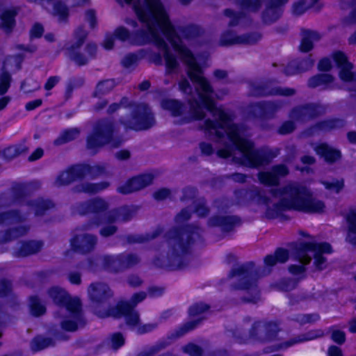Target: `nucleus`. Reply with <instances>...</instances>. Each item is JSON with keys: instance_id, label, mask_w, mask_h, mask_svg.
<instances>
[{"instance_id": "f257e3e1", "label": "nucleus", "mask_w": 356, "mask_h": 356, "mask_svg": "<svg viewBox=\"0 0 356 356\" xmlns=\"http://www.w3.org/2000/svg\"><path fill=\"white\" fill-rule=\"evenodd\" d=\"M122 1V0H118ZM131 4L143 25V29L136 31L132 35L124 27L115 29L114 35H106L103 46L111 49L115 38L120 40H130L133 43L144 44L155 43L163 51L166 69L174 71L178 61L170 53V47L179 55V58L186 65L188 74L196 85L195 96L189 102L188 108L177 100L165 99L161 103L163 109L168 111L175 118L177 123H186L202 119L204 110L209 111L217 124L207 121L205 129L219 138L224 147L218 151V155L222 158H232L236 162L254 167L262 164L261 154L252 149V145L244 135L241 128L232 122L230 116L221 108L215 106V94L211 90L207 81L202 76V70L191 51L183 45L178 32L172 26L168 15L159 0H123Z\"/></svg>"}, {"instance_id": "f03ea898", "label": "nucleus", "mask_w": 356, "mask_h": 356, "mask_svg": "<svg viewBox=\"0 0 356 356\" xmlns=\"http://www.w3.org/2000/svg\"><path fill=\"white\" fill-rule=\"evenodd\" d=\"M270 204H277L276 209H296L307 212H319L323 211L324 204L312 197L309 191L303 187L290 186L284 191L274 193Z\"/></svg>"}, {"instance_id": "7ed1b4c3", "label": "nucleus", "mask_w": 356, "mask_h": 356, "mask_svg": "<svg viewBox=\"0 0 356 356\" xmlns=\"http://www.w3.org/2000/svg\"><path fill=\"white\" fill-rule=\"evenodd\" d=\"M50 297L57 304H63L65 316L61 322L63 329L74 331L82 325V317L80 312V302L77 298L69 297L63 289L54 287L49 291Z\"/></svg>"}, {"instance_id": "20e7f679", "label": "nucleus", "mask_w": 356, "mask_h": 356, "mask_svg": "<svg viewBox=\"0 0 356 356\" xmlns=\"http://www.w3.org/2000/svg\"><path fill=\"white\" fill-rule=\"evenodd\" d=\"M331 247L327 243H314L312 242L300 243L297 248L296 257L299 265H293L289 268L290 272L296 275L302 274L305 271V266L311 260L310 254L314 257V263L319 269L325 267V259L322 256L324 253H330Z\"/></svg>"}, {"instance_id": "39448f33", "label": "nucleus", "mask_w": 356, "mask_h": 356, "mask_svg": "<svg viewBox=\"0 0 356 356\" xmlns=\"http://www.w3.org/2000/svg\"><path fill=\"white\" fill-rule=\"evenodd\" d=\"M145 298L144 293L135 294L131 298V304L127 302H120L117 307L108 313H98L100 317L113 316L114 317L124 316L127 323L132 326L133 329L138 333L143 334L152 331L155 325L152 323L141 325L139 322L138 315L134 310L133 307L137 303L141 302Z\"/></svg>"}, {"instance_id": "423d86ee", "label": "nucleus", "mask_w": 356, "mask_h": 356, "mask_svg": "<svg viewBox=\"0 0 356 356\" xmlns=\"http://www.w3.org/2000/svg\"><path fill=\"white\" fill-rule=\"evenodd\" d=\"M154 118L145 105L136 106L124 124L134 130L147 129L154 124Z\"/></svg>"}, {"instance_id": "0eeeda50", "label": "nucleus", "mask_w": 356, "mask_h": 356, "mask_svg": "<svg viewBox=\"0 0 356 356\" xmlns=\"http://www.w3.org/2000/svg\"><path fill=\"white\" fill-rule=\"evenodd\" d=\"M332 60L335 65L340 69V79L346 83H356V73L353 74L350 70L352 65L347 60L346 55L341 52L337 51L332 54Z\"/></svg>"}, {"instance_id": "6e6552de", "label": "nucleus", "mask_w": 356, "mask_h": 356, "mask_svg": "<svg viewBox=\"0 0 356 356\" xmlns=\"http://www.w3.org/2000/svg\"><path fill=\"white\" fill-rule=\"evenodd\" d=\"M112 133V126L103 124L98 127L93 135L88 139V145L90 148H95L105 143H109V138Z\"/></svg>"}, {"instance_id": "1a4fd4ad", "label": "nucleus", "mask_w": 356, "mask_h": 356, "mask_svg": "<svg viewBox=\"0 0 356 356\" xmlns=\"http://www.w3.org/2000/svg\"><path fill=\"white\" fill-rule=\"evenodd\" d=\"M152 181V176L151 175H143L130 179L126 184L119 187L118 190L124 194L130 193L147 186Z\"/></svg>"}, {"instance_id": "9d476101", "label": "nucleus", "mask_w": 356, "mask_h": 356, "mask_svg": "<svg viewBox=\"0 0 356 356\" xmlns=\"http://www.w3.org/2000/svg\"><path fill=\"white\" fill-rule=\"evenodd\" d=\"M287 0H268L267 6L263 14V19L266 22H271L277 19L282 13V6Z\"/></svg>"}, {"instance_id": "9b49d317", "label": "nucleus", "mask_w": 356, "mask_h": 356, "mask_svg": "<svg viewBox=\"0 0 356 356\" xmlns=\"http://www.w3.org/2000/svg\"><path fill=\"white\" fill-rule=\"evenodd\" d=\"M288 173V170L284 165H278L275 167L273 172H262L259 175V180L261 182L268 184L274 185L278 181V178L286 175Z\"/></svg>"}, {"instance_id": "f8f14e48", "label": "nucleus", "mask_w": 356, "mask_h": 356, "mask_svg": "<svg viewBox=\"0 0 356 356\" xmlns=\"http://www.w3.org/2000/svg\"><path fill=\"white\" fill-rule=\"evenodd\" d=\"M136 261V258L133 256L107 257L106 258V266L111 270H116L119 268L129 266Z\"/></svg>"}, {"instance_id": "ddd939ff", "label": "nucleus", "mask_w": 356, "mask_h": 356, "mask_svg": "<svg viewBox=\"0 0 356 356\" xmlns=\"http://www.w3.org/2000/svg\"><path fill=\"white\" fill-rule=\"evenodd\" d=\"M88 294L93 301L100 302L110 295V290L104 284H92L89 287Z\"/></svg>"}, {"instance_id": "4468645a", "label": "nucleus", "mask_w": 356, "mask_h": 356, "mask_svg": "<svg viewBox=\"0 0 356 356\" xmlns=\"http://www.w3.org/2000/svg\"><path fill=\"white\" fill-rule=\"evenodd\" d=\"M86 36V32L79 33L78 31L76 33V42L75 45H71L66 47L69 55L74 60V61L79 65H83L88 61V58L84 57L83 58H81L79 55L76 54V49L78 48L83 42L84 37Z\"/></svg>"}, {"instance_id": "2eb2a0df", "label": "nucleus", "mask_w": 356, "mask_h": 356, "mask_svg": "<svg viewBox=\"0 0 356 356\" xmlns=\"http://www.w3.org/2000/svg\"><path fill=\"white\" fill-rule=\"evenodd\" d=\"M96 243V238L92 236H80L73 238L72 246L83 252L89 250Z\"/></svg>"}, {"instance_id": "dca6fc26", "label": "nucleus", "mask_w": 356, "mask_h": 356, "mask_svg": "<svg viewBox=\"0 0 356 356\" xmlns=\"http://www.w3.org/2000/svg\"><path fill=\"white\" fill-rule=\"evenodd\" d=\"M316 153L323 157L327 161H334L340 157L339 151L329 147L326 144H320L315 148Z\"/></svg>"}, {"instance_id": "f3484780", "label": "nucleus", "mask_w": 356, "mask_h": 356, "mask_svg": "<svg viewBox=\"0 0 356 356\" xmlns=\"http://www.w3.org/2000/svg\"><path fill=\"white\" fill-rule=\"evenodd\" d=\"M348 232L347 239L352 243L356 244V210L350 211L347 216Z\"/></svg>"}, {"instance_id": "a211bd4d", "label": "nucleus", "mask_w": 356, "mask_h": 356, "mask_svg": "<svg viewBox=\"0 0 356 356\" xmlns=\"http://www.w3.org/2000/svg\"><path fill=\"white\" fill-rule=\"evenodd\" d=\"M320 35L318 33L314 31H307L302 38L300 50L302 51H309L313 47V42L318 40Z\"/></svg>"}, {"instance_id": "6ab92c4d", "label": "nucleus", "mask_w": 356, "mask_h": 356, "mask_svg": "<svg viewBox=\"0 0 356 356\" xmlns=\"http://www.w3.org/2000/svg\"><path fill=\"white\" fill-rule=\"evenodd\" d=\"M47 4V8L50 9L49 7H52L54 15L58 16L60 20H63L67 17V9L60 1L48 0Z\"/></svg>"}, {"instance_id": "aec40b11", "label": "nucleus", "mask_w": 356, "mask_h": 356, "mask_svg": "<svg viewBox=\"0 0 356 356\" xmlns=\"http://www.w3.org/2000/svg\"><path fill=\"white\" fill-rule=\"evenodd\" d=\"M15 12L13 10H5L0 17L1 19V27L8 31L10 30L15 23L14 16Z\"/></svg>"}, {"instance_id": "412c9836", "label": "nucleus", "mask_w": 356, "mask_h": 356, "mask_svg": "<svg viewBox=\"0 0 356 356\" xmlns=\"http://www.w3.org/2000/svg\"><path fill=\"white\" fill-rule=\"evenodd\" d=\"M51 343V340L49 338L38 337L33 340L31 343V348L34 351H38L49 347Z\"/></svg>"}, {"instance_id": "4be33fe9", "label": "nucleus", "mask_w": 356, "mask_h": 356, "mask_svg": "<svg viewBox=\"0 0 356 356\" xmlns=\"http://www.w3.org/2000/svg\"><path fill=\"white\" fill-rule=\"evenodd\" d=\"M41 243L37 241H30L23 244L22 248L19 254L22 256H26L30 254L36 252L40 250Z\"/></svg>"}, {"instance_id": "5701e85b", "label": "nucleus", "mask_w": 356, "mask_h": 356, "mask_svg": "<svg viewBox=\"0 0 356 356\" xmlns=\"http://www.w3.org/2000/svg\"><path fill=\"white\" fill-rule=\"evenodd\" d=\"M332 77L329 74H321L313 77L309 80V86L316 87L322 85H327L331 83Z\"/></svg>"}, {"instance_id": "b1692460", "label": "nucleus", "mask_w": 356, "mask_h": 356, "mask_svg": "<svg viewBox=\"0 0 356 356\" xmlns=\"http://www.w3.org/2000/svg\"><path fill=\"white\" fill-rule=\"evenodd\" d=\"M78 170V168H74L69 171L63 172L57 179L58 184L59 185L68 184L74 179V173Z\"/></svg>"}, {"instance_id": "393cba45", "label": "nucleus", "mask_w": 356, "mask_h": 356, "mask_svg": "<svg viewBox=\"0 0 356 356\" xmlns=\"http://www.w3.org/2000/svg\"><path fill=\"white\" fill-rule=\"evenodd\" d=\"M241 4L242 8L248 12H256L261 6L259 0H243Z\"/></svg>"}, {"instance_id": "a878e982", "label": "nucleus", "mask_w": 356, "mask_h": 356, "mask_svg": "<svg viewBox=\"0 0 356 356\" xmlns=\"http://www.w3.org/2000/svg\"><path fill=\"white\" fill-rule=\"evenodd\" d=\"M30 307L31 313L35 316H40L45 311L44 306L40 305L36 298H31L30 299Z\"/></svg>"}, {"instance_id": "bb28decb", "label": "nucleus", "mask_w": 356, "mask_h": 356, "mask_svg": "<svg viewBox=\"0 0 356 356\" xmlns=\"http://www.w3.org/2000/svg\"><path fill=\"white\" fill-rule=\"evenodd\" d=\"M325 188L332 192L338 193L343 187V182L342 180H335L332 182H323Z\"/></svg>"}, {"instance_id": "cd10ccee", "label": "nucleus", "mask_w": 356, "mask_h": 356, "mask_svg": "<svg viewBox=\"0 0 356 356\" xmlns=\"http://www.w3.org/2000/svg\"><path fill=\"white\" fill-rule=\"evenodd\" d=\"M10 76L7 72H3L0 76V95H3L8 90L10 86Z\"/></svg>"}, {"instance_id": "c85d7f7f", "label": "nucleus", "mask_w": 356, "mask_h": 356, "mask_svg": "<svg viewBox=\"0 0 356 356\" xmlns=\"http://www.w3.org/2000/svg\"><path fill=\"white\" fill-rule=\"evenodd\" d=\"M312 1L309 0H303L302 1L298 2L293 6V12L296 14H301L307 8H309L312 5Z\"/></svg>"}, {"instance_id": "c756f323", "label": "nucleus", "mask_w": 356, "mask_h": 356, "mask_svg": "<svg viewBox=\"0 0 356 356\" xmlns=\"http://www.w3.org/2000/svg\"><path fill=\"white\" fill-rule=\"evenodd\" d=\"M124 339L120 334H115L110 339V346L113 349H117L124 344Z\"/></svg>"}, {"instance_id": "7c9ffc66", "label": "nucleus", "mask_w": 356, "mask_h": 356, "mask_svg": "<svg viewBox=\"0 0 356 356\" xmlns=\"http://www.w3.org/2000/svg\"><path fill=\"white\" fill-rule=\"evenodd\" d=\"M184 351L191 356H199L201 354L200 348L194 345L188 344L184 348Z\"/></svg>"}, {"instance_id": "2f4dec72", "label": "nucleus", "mask_w": 356, "mask_h": 356, "mask_svg": "<svg viewBox=\"0 0 356 356\" xmlns=\"http://www.w3.org/2000/svg\"><path fill=\"white\" fill-rule=\"evenodd\" d=\"M106 185L104 184H87L86 186H83L82 190L84 192L92 193L99 191L104 188H106Z\"/></svg>"}, {"instance_id": "473e14b6", "label": "nucleus", "mask_w": 356, "mask_h": 356, "mask_svg": "<svg viewBox=\"0 0 356 356\" xmlns=\"http://www.w3.org/2000/svg\"><path fill=\"white\" fill-rule=\"evenodd\" d=\"M332 339L336 343H342L345 341V334L341 330L334 329L332 332Z\"/></svg>"}, {"instance_id": "72a5a7b5", "label": "nucleus", "mask_w": 356, "mask_h": 356, "mask_svg": "<svg viewBox=\"0 0 356 356\" xmlns=\"http://www.w3.org/2000/svg\"><path fill=\"white\" fill-rule=\"evenodd\" d=\"M43 33V28L39 24H35L33 26L30 31V36L31 38H37L42 35Z\"/></svg>"}, {"instance_id": "f704fd0d", "label": "nucleus", "mask_w": 356, "mask_h": 356, "mask_svg": "<svg viewBox=\"0 0 356 356\" xmlns=\"http://www.w3.org/2000/svg\"><path fill=\"white\" fill-rule=\"evenodd\" d=\"M137 56H136L135 54H128L124 58L122 63L125 67H129L134 65L137 62Z\"/></svg>"}, {"instance_id": "c9c22d12", "label": "nucleus", "mask_w": 356, "mask_h": 356, "mask_svg": "<svg viewBox=\"0 0 356 356\" xmlns=\"http://www.w3.org/2000/svg\"><path fill=\"white\" fill-rule=\"evenodd\" d=\"M275 256L278 262H285L289 257V254L286 250L283 249H279L276 251Z\"/></svg>"}, {"instance_id": "e433bc0d", "label": "nucleus", "mask_w": 356, "mask_h": 356, "mask_svg": "<svg viewBox=\"0 0 356 356\" xmlns=\"http://www.w3.org/2000/svg\"><path fill=\"white\" fill-rule=\"evenodd\" d=\"M259 35H254L252 36H248L243 38H238L236 40H233L230 41L231 42H246V43H252L256 42L257 40H259Z\"/></svg>"}, {"instance_id": "4c0bfd02", "label": "nucleus", "mask_w": 356, "mask_h": 356, "mask_svg": "<svg viewBox=\"0 0 356 356\" xmlns=\"http://www.w3.org/2000/svg\"><path fill=\"white\" fill-rule=\"evenodd\" d=\"M332 67V62L329 58L322 59L318 64V69L321 71L329 70Z\"/></svg>"}, {"instance_id": "58836bf2", "label": "nucleus", "mask_w": 356, "mask_h": 356, "mask_svg": "<svg viewBox=\"0 0 356 356\" xmlns=\"http://www.w3.org/2000/svg\"><path fill=\"white\" fill-rule=\"evenodd\" d=\"M170 195V191L166 188H161L154 193V197L157 200H163Z\"/></svg>"}, {"instance_id": "ea45409f", "label": "nucleus", "mask_w": 356, "mask_h": 356, "mask_svg": "<svg viewBox=\"0 0 356 356\" xmlns=\"http://www.w3.org/2000/svg\"><path fill=\"white\" fill-rule=\"evenodd\" d=\"M294 129V124L291 122H287L284 123L280 128V132L282 134H287L292 131Z\"/></svg>"}, {"instance_id": "a19ab883", "label": "nucleus", "mask_w": 356, "mask_h": 356, "mask_svg": "<svg viewBox=\"0 0 356 356\" xmlns=\"http://www.w3.org/2000/svg\"><path fill=\"white\" fill-rule=\"evenodd\" d=\"M86 19L91 28L94 27L95 24V16L93 11L90 10L86 14Z\"/></svg>"}, {"instance_id": "79ce46f5", "label": "nucleus", "mask_w": 356, "mask_h": 356, "mask_svg": "<svg viewBox=\"0 0 356 356\" xmlns=\"http://www.w3.org/2000/svg\"><path fill=\"white\" fill-rule=\"evenodd\" d=\"M307 113V108H298L293 112L292 117L294 118H302V116L305 115Z\"/></svg>"}, {"instance_id": "37998d69", "label": "nucleus", "mask_w": 356, "mask_h": 356, "mask_svg": "<svg viewBox=\"0 0 356 356\" xmlns=\"http://www.w3.org/2000/svg\"><path fill=\"white\" fill-rule=\"evenodd\" d=\"M318 316L317 314H307L304 315L301 319L302 323H312L317 321Z\"/></svg>"}, {"instance_id": "c03bdc74", "label": "nucleus", "mask_w": 356, "mask_h": 356, "mask_svg": "<svg viewBox=\"0 0 356 356\" xmlns=\"http://www.w3.org/2000/svg\"><path fill=\"white\" fill-rule=\"evenodd\" d=\"M58 82V77H56V76L50 77L47 80L44 88L47 90H51Z\"/></svg>"}, {"instance_id": "a18cd8bd", "label": "nucleus", "mask_w": 356, "mask_h": 356, "mask_svg": "<svg viewBox=\"0 0 356 356\" xmlns=\"http://www.w3.org/2000/svg\"><path fill=\"white\" fill-rule=\"evenodd\" d=\"M225 15L230 18V23L234 25L236 24L238 16L231 10H227L225 11Z\"/></svg>"}, {"instance_id": "49530a36", "label": "nucleus", "mask_w": 356, "mask_h": 356, "mask_svg": "<svg viewBox=\"0 0 356 356\" xmlns=\"http://www.w3.org/2000/svg\"><path fill=\"white\" fill-rule=\"evenodd\" d=\"M106 204L102 200H97L93 203L94 211H97L106 208Z\"/></svg>"}, {"instance_id": "de8ad7c7", "label": "nucleus", "mask_w": 356, "mask_h": 356, "mask_svg": "<svg viewBox=\"0 0 356 356\" xmlns=\"http://www.w3.org/2000/svg\"><path fill=\"white\" fill-rule=\"evenodd\" d=\"M42 104V101L40 99H35L32 102H30L26 104V108L27 110H33L39 106H40Z\"/></svg>"}, {"instance_id": "09e8293b", "label": "nucleus", "mask_w": 356, "mask_h": 356, "mask_svg": "<svg viewBox=\"0 0 356 356\" xmlns=\"http://www.w3.org/2000/svg\"><path fill=\"white\" fill-rule=\"evenodd\" d=\"M78 134V131L76 129H72L67 131L65 133V140H72L76 135Z\"/></svg>"}, {"instance_id": "8fccbe9b", "label": "nucleus", "mask_w": 356, "mask_h": 356, "mask_svg": "<svg viewBox=\"0 0 356 356\" xmlns=\"http://www.w3.org/2000/svg\"><path fill=\"white\" fill-rule=\"evenodd\" d=\"M278 261L275 255H268L265 259V264L268 266H272Z\"/></svg>"}, {"instance_id": "3c124183", "label": "nucleus", "mask_w": 356, "mask_h": 356, "mask_svg": "<svg viewBox=\"0 0 356 356\" xmlns=\"http://www.w3.org/2000/svg\"><path fill=\"white\" fill-rule=\"evenodd\" d=\"M16 218V213L10 212L8 213L0 214V222H3L8 219H14Z\"/></svg>"}, {"instance_id": "603ef678", "label": "nucleus", "mask_w": 356, "mask_h": 356, "mask_svg": "<svg viewBox=\"0 0 356 356\" xmlns=\"http://www.w3.org/2000/svg\"><path fill=\"white\" fill-rule=\"evenodd\" d=\"M200 147L202 153H204V154L209 155L211 154V152H213L212 147L209 143H202L201 144Z\"/></svg>"}, {"instance_id": "864d4df0", "label": "nucleus", "mask_w": 356, "mask_h": 356, "mask_svg": "<svg viewBox=\"0 0 356 356\" xmlns=\"http://www.w3.org/2000/svg\"><path fill=\"white\" fill-rule=\"evenodd\" d=\"M328 356H342V355L339 348L331 346L328 350Z\"/></svg>"}, {"instance_id": "5fc2aeb1", "label": "nucleus", "mask_w": 356, "mask_h": 356, "mask_svg": "<svg viewBox=\"0 0 356 356\" xmlns=\"http://www.w3.org/2000/svg\"><path fill=\"white\" fill-rule=\"evenodd\" d=\"M112 86H113V81H110V80H107V81L100 83L97 86V88L99 90H104V89L111 88Z\"/></svg>"}, {"instance_id": "6e6d98bb", "label": "nucleus", "mask_w": 356, "mask_h": 356, "mask_svg": "<svg viewBox=\"0 0 356 356\" xmlns=\"http://www.w3.org/2000/svg\"><path fill=\"white\" fill-rule=\"evenodd\" d=\"M115 231V228L113 226H108V227L104 228L101 230V234L103 236H107L113 234Z\"/></svg>"}, {"instance_id": "4d7b16f0", "label": "nucleus", "mask_w": 356, "mask_h": 356, "mask_svg": "<svg viewBox=\"0 0 356 356\" xmlns=\"http://www.w3.org/2000/svg\"><path fill=\"white\" fill-rule=\"evenodd\" d=\"M42 154L43 151L41 149H38L31 155L29 159L31 161L37 160L42 156Z\"/></svg>"}, {"instance_id": "13d9d810", "label": "nucleus", "mask_w": 356, "mask_h": 356, "mask_svg": "<svg viewBox=\"0 0 356 356\" xmlns=\"http://www.w3.org/2000/svg\"><path fill=\"white\" fill-rule=\"evenodd\" d=\"M32 207L35 209V213L38 214L39 213V211L38 209L40 208H46V203L43 201H41V202H34L32 205Z\"/></svg>"}, {"instance_id": "bf43d9fd", "label": "nucleus", "mask_w": 356, "mask_h": 356, "mask_svg": "<svg viewBox=\"0 0 356 356\" xmlns=\"http://www.w3.org/2000/svg\"><path fill=\"white\" fill-rule=\"evenodd\" d=\"M189 218V214H188V211L186 210H184V211H182L177 216V220L178 222H181L184 220H186Z\"/></svg>"}, {"instance_id": "052dcab7", "label": "nucleus", "mask_w": 356, "mask_h": 356, "mask_svg": "<svg viewBox=\"0 0 356 356\" xmlns=\"http://www.w3.org/2000/svg\"><path fill=\"white\" fill-rule=\"evenodd\" d=\"M80 275L77 273H72L70 275V281L72 284H79L80 282Z\"/></svg>"}, {"instance_id": "680f3d73", "label": "nucleus", "mask_w": 356, "mask_h": 356, "mask_svg": "<svg viewBox=\"0 0 356 356\" xmlns=\"http://www.w3.org/2000/svg\"><path fill=\"white\" fill-rule=\"evenodd\" d=\"M179 88L180 89L184 91V92H186L188 89H190V85L187 80H183L179 83Z\"/></svg>"}, {"instance_id": "e2e57ef3", "label": "nucleus", "mask_w": 356, "mask_h": 356, "mask_svg": "<svg viewBox=\"0 0 356 356\" xmlns=\"http://www.w3.org/2000/svg\"><path fill=\"white\" fill-rule=\"evenodd\" d=\"M10 101V98L8 97H3L0 99V110L3 109L6 106Z\"/></svg>"}, {"instance_id": "0e129e2a", "label": "nucleus", "mask_w": 356, "mask_h": 356, "mask_svg": "<svg viewBox=\"0 0 356 356\" xmlns=\"http://www.w3.org/2000/svg\"><path fill=\"white\" fill-rule=\"evenodd\" d=\"M117 156L120 159H126L127 158H129V153L128 151H126V150H122V151H120L119 152L118 154H117Z\"/></svg>"}, {"instance_id": "69168bd1", "label": "nucleus", "mask_w": 356, "mask_h": 356, "mask_svg": "<svg viewBox=\"0 0 356 356\" xmlns=\"http://www.w3.org/2000/svg\"><path fill=\"white\" fill-rule=\"evenodd\" d=\"M279 93L284 95H291L293 93V90L291 89H282L279 91Z\"/></svg>"}, {"instance_id": "338daca9", "label": "nucleus", "mask_w": 356, "mask_h": 356, "mask_svg": "<svg viewBox=\"0 0 356 356\" xmlns=\"http://www.w3.org/2000/svg\"><path fill=\"white\" fill-rule=\"evenodd\" d=\"M348 140L352 143H356V132H350L348 135Z\"/></svg>"}, {"instance_id": "774afa93", "label": "nucleus", "mask_w": 356, "mask_h": 356, "mask_svg": "<svg viewBox=\"0 0 356 356\" xmlns=\"http://www.w3.org/2000/svg\"><path fill=\"white\" fill-rule=\"evenodd\" d=\"M349 330L352 332H356V321H353L350 323Z\"/></svg>"}]
</instances>
